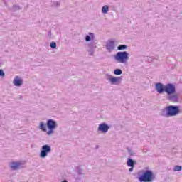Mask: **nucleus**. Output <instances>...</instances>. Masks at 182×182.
I'll use <instances>...</instances> for the list:
<instances>
[{"label": "nucleus", "instance_id": "1", "mask_svg": "<svg viewBox=\"0 0 182 182\" xmlns=\"http://www.w3.org/2000/svg\"><path fill=\"white\" fill-rule=\"evenodd\" d=\"M38 129L41 132H47L48 136H51L55 133V129H58V122L55 119H48L46 124L43 122H40Z\"/></svg>", "mask_w": 182, "mask_h": 182}, {"label": "nucleus", "instance_id": "2", "mask_svg": "<svg viewBox=\"0 0 182 182\" xmlns=\"http://www.w3.org/2000/svg\"><path fill=\"white\" fill-rule=\"evenodd\" d=\"M137 178L139 182H153L156 176L151 170H142L138 172Z\"/></svg>", "mask_w": 182, "mask_h": 182}, {"label": "nucleus", "instance_id": "3", "mask_svg": "<svg viewBox=\"0 0 182 182\" xmlns=\"http://www.w3.org/2000/svg\"><path fill=\"white\" fill-rule=\"evenodd\" d=\"M180 113V107L178 105H169L165 109H162L160 113V116L164 117H173L177 116Z\"/></svg>", "mask_w": 182, "mask_h": 182}, {"label": "nucleus", "instance_id": "4", "mask_svg": "<svg viewBox=\"0 0 182 182\" xmlns=\"http://www.w3.org/2000/svg\"><path fill=\"white\" fill-rule=\"evenodd\" d=\"M173 83H168L166 85L161 82H157L155 84V90L159 95H163V93H168L171 87L173 85Z\"/></svg>", "mask_w": 182, "mask_h": 182}, {"label": "nucleus", "instance_id": "5", "mask_svg": "<svg viewBox=\"0 0 182 182\" xmlns=\"http://www.w3.org/2000/svg\"><path fill=\"white\" fill-rule=\"evenodd\" d=\"M166 99L169 100V102H173L174 103H177L178 102V95L176 94V85L174 84L169 89L168 92H166Z\"/></svg>", "mask_w": 182, "mask_h": 182}, {"label": "nucleus", "instance_id": "6", "mask_svg": "<svg viewBox=\"0 0 182 182\" xmlns=\"http://www.w3.org/2000/svg\"><path fill=\"white\" fill-rule=\"evenodd\" d=\"M114 59L118 63H126L129 60V53L127 51H119L114 55Z\"/></svg>", "mask_w": 182, "mask_h": 182}, {"label": "nucleus", "instance_id": "7", "mask_svg": "<svg viewBox=\"0 0 182 182\" xmlns=\"http://www.w3.org/2000/svg\"><path fill=\"white\" fill-rule=\"evenodd\" d=\"M50 151H52V147H50L49 144H45L41 147L39 157H41V159H46Z\"/></svg>", "mask_w": 182, "mask_h": 182}, {"label": "nucleus", "instance_id": "8", "mask_svg": "<svg viewBox=\"0 0 182 182\" xmlns=\"http://www.w3.org/2000/svg\"><path fill=\"white\" fill-rule=\"evenodd\" d=\"M107 76H109V77L107 78V80L111 83L112 85H117L122 80H123V76L120 77H114L113 75H110L109 74H107Z\"/></svg>", "mask_w": 182, "mask_h": 182}, {"label": "nucleus", "instance_id": "9", "mask_svg": "<svg viewBox=\"0 0 182 182\" xmlns=\"http://www.w3.org/2000/svg\"><path fill=\"white\" fill-rule=\"evenodd\" d=\"M109 129H110V126L105 122L101 123L98 125L97 131L101 132V133L106 134L109 132Z\"/></svg>", "mask_w": 182, "mask_h": 182}, {"label": "nucleus", "instance_id": "10", "mask_svg": "<svg viewBox=\"0 0 182 182\" xmlns=\"http://www.w3.org/2000/svg\"><path fill=\"white\" fill-rule=\"evenodd\" d=\"M10 167L11 168H12V170H19L21 168H24L25 163L19 162V161H17V162L13 161L11 163Z\"/></svg>", "mask_w": 182, "mask_h": 182}, {"label": "nucleus", "instance_id": "11", "mask_svg": "<svg viewBox=\"0 0 182 182\" xmlns=\"http://www.w3.org/2000/svg\"><path fill=\"white\" fill-rule=\"evenodd\" d=\"M76 175L74 176L75 181H80L82 178H85V173H83V169L78 168L76 169Z\"/></svg>", "mask_w": 182, "mask_h": 182}, {"label": "nucleus", "instance_id": "12", "mask_svg": "<svg viewBox=\"0 0 182 182\" xmlns=\"http://www.w3.org/2000/svg\"><path fill=\"white\" fill-rule=\"evenodd\" d=\"M105 48L107 49V50H108V52H112V50H114L115 48H116V44H114V41L112 40H108Z\"/></svg>", "mask_w": 182, "mask_h": 182}, {"label": "nucleus", "instance_id": "13", "mask_svg": "<svg viewBox=\"0 0 182 182\" xmlns=\"http://www.w3.org/2000/svg\"><path fill=\"white\" fill-rule=\"evenodd\" d=\"M13 84L14 85V86H16L17 87H21V86L23 85V80L17 75L14 79Z\"/></svg>", "mask_w": 182, "mask_h": 182}, {"label": "nucleus", "instance_id": "14", "mask_svg": "<svg viewBox=\"0 0 182 182\" xmlns=\"http://www.w3.org/2000/svg\"><path fill=\"white\" fill-rule=\"evenodd\" d=\"M127 164L128 167H134V166H136V164H137V161H136L135 160H134L132 158H128Z\"/></svg>", "mask_w": 182, "mask_h": 182}, {"label": "nucleus", "instance_id": "15", "mask_svg": "<svg viewBox=\"0 0 182 182\" xmlns=\"http://www.w3.org/2000/svg\"><path fill=\"white\" fill-rule=\"evenodd\" d=\"M95 39V33H89L88 35L85 36V42H91Z\"/></svg>", "mask_w": 182, "mask_h": 182}, {"label": "nucleus", "instance_id": "16", "mask_svg": "<svg viewBox=\"0 0 182 182\" xmlns=\"http://www.w3.org/2000/svg\"><path fill=\"white\" fill-rule=\"evenodd\" d=\"M122 74H123V71L120 68H116L114 70V75H115V76H120V75H122Z\"/></svg>", "mask_w": 182, "mask_h": 182}, {"label": "nucleus", "instance_id": "17", "mask_svg": "<svg viewBox=\"0 0 182 182\" xmlns=\"http://www.w3.org/2000/svg\"><path fill=\"white\" fill-rule=\"evenodd\" d=\"M109 12V6L105 5L102 8V14H107Z\"/></svg>", "mask_w": 182, "mask_h": 182}, {"label": "nucleus", "instance_id": "18", "mask_svg": "<svg viewBox=\"0 0 182 182\" xmlns=\"http://www.w3.org/2000/svg\"><path fill=\"white\" fill-rule=\"evenodd\" d=\"M127 49V46L126 45H119L117 47L118 50H126Z\"/></svg>", "mask_w": 182, "mask_h": 182}, {"label": "nucleus", "instance_id": "19", "mask_svg": "<svg viewBox=\"0 0 182 182\" xmlns=\"http://www.w3.org/2000/svg\"><path fill=\"white\" fill-rule=\"evenodd\" d=\"M19 9H21V7L19 6V5H14L12 6L11 11L13 12H16V11H19Z\"/></svg>", "mask_w": 182, "mask_h": 182}, {"label": "nucleus", "instance_id": "20", "mask_svg": "<svg viewBox=\"0 0 182 182\" xmlns=\"http://www.w3.org/2000/svg\"><path fill=\"white\" fill-rule=\"evenodd\" d=\"M182 170V166L180 165H176L173 168V171H181Z\"/></svg>", "mask_w": 182, "mask_h": 182}, {"label": "nucleus", "instance_id": "21", "mask_svg": "<svg viewBox=\"0 0 182 182\" xmlns=\"http://www.w3.org/2000/svg\"><path fill=\"white\" fill-rule=\"evenodd\" d=\"M88 46V49H95V48H96V46L95 47V43L93 42H90L87 44Z\"/></svg>", "mask_w": 182, "mask_h": 182}, {"label": "nucleus", "instance_id": "22", "mask_svg": "<svg viewBox=\"0 0 182 182\" xmlns=\"http://www.w3.org/2000/svg\"><path fill=\"white\" fill-rule=\"evenodd\" d=\"M87 52L89 53V56H93L95 53V48H89Z\"/></svg>", "mask_w": 182, "mask_h": 182}, {"label": "nucleus", "instance_id": "23", "mask_svg": "<svg viewBox=\"0 0 182 182\" xmlns=\"http://www.w3.org/2000/svg\"><path fill=\"white\" fill-rule=\"evenodd\" d=\"M56 42L52 41L50 44V48H51V49H56Z\"/></svg>", "mask_w": 182, "mask_h": 182}, {"label": "nucleus", "instance_id": "24", "mask_svg": "<svg viewBox=\"0 0 182 182\" xmlns=\"http://www.w3.org/2000/svg\"><path fill=\"white\" fill-rule=\"evenodd\" d=\"M127 152L129 154V156H134V154H133V151L130 149V148L127 147Z\"/></svg>", "mask_w": 182, "mask_h": 182}, {"label": "nucleus", "instance_id": "25", "mask_svg": "<svg viewBox=\"0 0 182 182\" xmlns=\"http://www.w3.org/2000/svg\"><path fill=\"white\" fill-rule=\"evenodd\" d=\"M0 77H5V72L3 69H0Z\"/></svg>", "mask_w": 182, "mask_h": 182}, {"label": "nucleus", "instance_id": "26", "mask_svg": "<svg viewBox=\"0 0 182 182\" xmlns=\"http://www.w3.org/2000/svg\"><path fill=\"white\" fill-rule=\"evenodd\" d=\"M54 5H55V6H56V7H59V6H60V2H59V1H55V2H54Z\"/></svg>", "mask_w": 182, "mask_h": 182}, {"label": "nucleus", "instance_id": "27", "mask_svg": "<svg viewBox=\"0 0 182 182\" xmlns=\"http://www.w3.org/2000/svg\"><path fill=\"white\" fill-rule=\"evenodd\" d=\"M130 168L129 169V173H132L133 171V169L134 168V166H129Z\"/></svg>", "mask_w": 182, "mask_h": 182}, {"label": "nucleus", "instance_id": "28", "mask_svg": "<svg viewBox=\"0 0 182 182\" xmlns=\"http://www.w3.org/2000/svg\"><path fill=\"white\" fill-rule=\"evenodd\" d=\"M48 36L50 38V36H52V31H50L49 32H48Z\"/></svg>", "mask_w": 182, "mask_h": 182}, {"label": "nucleus", "instance_id": "29", "mask_svg": "<svg viewBox=\"0 0 182 182\" xmlns=\"http://www.w3.org/2000/svg\"><path fill=\"white\" fill-rule=\"evenodd\" d=\"M62 182H68V181H66V180H64V181H63Z\"/></svg>", "mask_w": 182, "mask_h": 182}, {"label": "nucleus", "instance_id": "30", "mask_svg": "<svg viewBox=\"0 0 182 182\" xmlns=\"http://www.w3.org/2000/svg\"><path fill=\"white\" fill-rule=\"evenodd\" d=\"M99 148V146L98 145H97V149H98Z\"/></svg>", "mask_w": 182, "mask_h": 182}]
</instances>
